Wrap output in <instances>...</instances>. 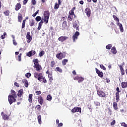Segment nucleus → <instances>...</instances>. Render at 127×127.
I'll return each mask as SVG.
<instances>
[{
	"label": "nucleus",
	"instance_id": "nucleus-1",
	"mask_svg": "<svg viewBox=\"0 0 127 127\" xmlns=\"http://www.w3.org/2000/svg\"><path fill=\"white\" fill-rule=\"evenodd\" d=\"M33 62L34 64L33 67L34 68H36V71H38L39 72L41 69V65H39V62L38 61V59H35L33 60Z\"/></svg>",
	"mask_w": 127,
	"mask_h": 127
},
{
	"label": "nucleus",
	"instance_id": "nucleus-2",
	"mask_svg": "<svg viewBox=\"0 0 127 127\" xmlns=\"http://www.w3.org/2000/svg\"><path fill=\"white\" fill-rule=\"evenodd\" d=\"M8 102L10 105H11L13 103H14L16 100L14 98V96L9 95L8 97Z\"/></svg>",
	"mask_w": 127,
	"mask_h": 127
},
{
	"label": "nucleus",
	"instance_id": "nucleus-3",
	"mask_svg": "<svg viewBox=\"0 0 127 127\" xmlns=\"http://www.w3.org/2000/svg\"><path fill=\"white\" fill-rule=\"evenodd\" d=\"M80 35V33L78 31L75 32L74 34L72 36V39L73 42H75L78 39V36Z\"/></svg>",
	"mask_w": 127,
	"mask_h": 127
},
{
	"label": "nucleus",
	"instance_id": "nucleus-4",
	"mask_svg": "<svg viewBox=\"0 0 127 127\" xmlns=\"http://www.w3.org/2000/svg\"><path fill=\"white\" fill-rule=\"evenodd\" d=\"M42 76V73L35 72L34 73V78H35V79H37L38 81L39 80H40Z\"/></svg>",
	"mask_w": 127,
	"mask_h": 127
},
{
	"label": "nucleus",
	"instance_id": "nucleus-5",
	"mask_svg": "<svg viewBox=\"0 0 127 127\" xmlns=\"http://www.w3.org/2000/svg\"><path fill=\"white\" fill-rule=\"evenodd\" d=\"M97 93L98 96H99V97H101V98H105V97H106V93H105V92L102 91L98 90L97 91Z\"/></svg>",
	"mask_w": 127,
	"mask_h": 127
},
{
	"label": "nucleus",
	"instance_id": "nucleus-6",
	"mask_svg": "<svg viewBox=\"0 0 127 127\" xmlns=\"http://www.w3.org/2000/svg\"><path fill=\"white\" fill-rule=\"evenodd\" d=\"M74 80L78 81V83H82L84 81V78L82 77L76 76L74 78Z\"/></svg>",
	"mask_w": 127,
	"mask_h": 127
},
{
	"label": "nucleus",
	"instance_id": "nucleus-7",
	"mask_svg": "<svg viewBox=\"0 0 127 127\" xmlns=\"http://www.w3.org/2000/svg\"><path fill=\"white\" fill-rule=\"evenodd\" d=\"M95 70L99 77H100V78H103V77H104L103 72L100 71V70L98 69L97 68H95Z\"/></svg>",
	"mask_w": 127,
	"mask_h": 127
},
{
	"label": "nucleus",
	"instance_id": "nucleus-8",
	"mask_svg": "<svg viewBox=\"0 0 127 127\" xmlns=\"http://www.w3.org/2000/svg\"><path fill=\"white\" fill-rule=\"evenodd\" d=\"M85 12L88 17H90V16H91V9H90V8H86L85 9Z\"/></svg>",
	"mask_w": 127,
	"mask_h": 127
},
{
	"label": "nucleus",
	"instance_id": "nucleus-9",
	"mask_svg": "<svg viewBox=\"0 0 127 127\" xmlns=\"http://www.w3.org/2000/svg\"><path fill=\"white\" fill-rule=\"evenodd\" d=\"M35 53H36V52L35 51L32 50L30 52H28L26 54V56L28 57H31V56H33V55H35Z\"/></svg>",
	"mask_w": 127,
	"mask_h": 127
},
{
	"label": "nucleus",
	"instance_id": "nucleus-10",
	"mask_svg": "<svg viewBox=\"0 0 127 127\" xmlns=\"http://www.w3.org/2000/svg\"><path fill=\"white\" fill-rule=\"evenodd\" d=\"M72 113H81V108L79 107H74L71 110Z\"/></svg>",
	"mask_w": 127,
	"mask_h": 127
},
{
	"label": "nucleus",
	"instance_id": "nucleus-11",
	"mask_svg": "<svg viewBox=\"0 0 127 127\" xmlns=\"http://www.w3.org/2000/svg\"><path fill=\"white\" fill-rule=\"evenodd\" d=\"M57 58L58 59H59V60H61L63 58H64L65 57L63 56V53H60L56 55Z\"/></svg>",
	"mask_w": 127,
	"mask_h": 127
},
{
	"label": "nucleus",
	"instance_id": "nucleus-12",
	"mask_svg": "<svg viewBox=\"0 0 127 127\" xmlns=\"http://www.w3.org/2000/svg\"><path fill=\"white\" fill-rule=\"evenodd\" d=\"M50 15V14L49 12H47V15L45 16V19L44 21L46 22V23H48V19H49V16Z\"/></svg>",
	"mask_w": 127,
	"mask_h": 127
},
{
	"label": "nucleus",
	"instance_id": "nucleus-13",
	"mask_svg": "<svg viewBox=\"0 0 127 127\" xmlns=\"http://www.w3.org/2000/svg\"><path fill=\"white\" fill-rule=\"evenodd\" d=\"M59 41H61V42H63V41H65L66 39H68V37L66 36H61L59 38Z\"/></svg>",
	"mask_w": 127,
	"mask_h": 127
},
{
	"label": "nucleus",
	"instance_id": "nucleus-14",
	"mask_svg": "<svg viewBox=\"0 0 127 127\" xmlns=\"http://www.w3.org/2000/svg\"><path fill=\"white\" fill-rule=\"evenodd\" d=\"M40 82H43V83H47V80L45 78V77L43 76L42 75L41 77V79H39Z\"/></svg>",
	"mask_w": 127,
	"mask_h": 127
},
{
	"label": "nucleus",
	"instance_id": "nucleus-15",
	"mask_svg": "<svg viewBox=\"0 0 127 127\" xmlns=\"http://www.w3.org/2000/svg\"><path fill=\"white\" fill-rule=\"evenodd\" d=\"M22 82L23 83V84H24V86L25 87H26V88H27V87H28V81L26 79H23L22 80Z\"/></svg>",
	"mask_w": 127,
	"mask_h": 127
},
{
	"label": "nucleus",
	"instance_id": "nucleus-16",
	"mask_svg": "<svg viewBox=\"0 0 127 127\" xmlns=\"http://www.w3.org/2000/svg\"><path fill=\"white\" fill-rule=\"evenodd\" d=\"M117 24L118 26H119L121 32H124V27H123V24L120 23H118Z\"/></svg>",
	"mask_w": 127,
	"mask_h": 127
},
{
	"label": "nucleus",
	"instance_id": "nucleus-17",
	"mask_svg": "<svg viewBox=\"0 0 127 127\" xmlns=\"http://www.w3.org/2000/svg\"><path fill=\"white\" fill-rule=\"evenodd\" d=\"M38 101L39 103L40 104V105H42V104H43V98H42V97H39L38 98Z\"/></svg>",
	"mask_w": 127,
	"mask_h": 127
},
{
	"label": "nucleus",
	"instance_id": "nucleus-18",
	"mask_svg": "<svg viewBox=\"0 0 127 127\" xmlns=\"http://www.w3.org/2000/svg\"><path fill=\"white\" fill-rule=\"evenodd\" d=\"M22 94H23V89H20L18 91L17 96L18 97H21L22 96Z\"/></svg>",
	"mask_w": 127,
	"mask_h": 127
},
{
	"label": "nucleus",
	"instance_id": "nucleus-19",
	"mask_svg": "<svg viewBox=\"0 0 127 127\" xmlns=\"http://www.w3.org/2000/svg\"><path fill=\"white\" fill-rule=\"evenodd\" d=\"M21 7L20 3H17L15 6V10H19V9Z\"/></svg>",
	"mask_w": 127,
	"mask_h": 127
},
{
	"label": "nucleus",
	"instance_id": "nucleus-20",
	"mask_svg": "<svg viewBox=\"0 0 127 127\" xmlns=\"http://www.w3.org/2000/svg\"><path fill=\"white\" fill-rule=\"evenodd\" d=\"M121 84L123 89H125V88H127V82H122Z\"/></svg>",
	"mask_w": 127,
	"mask_h": 127
},
{
	"label": "nucleus",
	"instance_id": "nucleus-21",
	"mask_svg": "<svg viewBox=\"0 0 127 127\" xmlns=\"http://www.w3.org/2000/svg\"><path fill=\"white\" fill-rule=\"evenodd\" d=\"M26 38L27 39H32V36H31L30 35V32H28L27 33V35H26Z\"/></svg>",
	"mask_w": 127,
	"mask_h": 127
},
{
	"label": "nucleus",
	"instance_id": "nucleus-22",
	"mask_svg": "<svg viewBox=\"0 0 127 127\" xmlns=\"http://www.w3.org/2000/svg\"><path fill=\"white\" fill-rule=\"evenodd\" d=\"M111 52L113 54H117V50L116 49V47H113L111 49Z\"/></svg>",
	"mask_w": 127,
	"mask_h": 127
},
{
	"label": "nucleus",
	"instance_id": "nucleus-23",
	"mask_svg": "<svg viewBox=\"0 0 127 127\" xmlns=\"http://www.w3.org/2000/svg\"><path fill=\"white\" fill-rule=\"evenodd\" d=\"M113 108L115 110H118V104L117 103V102L113 103Z\"/></svg>",
	"mask_w": 127,
	"mask_h": 127
},
{
	"label": "nucleus",
	"instance_id": "nucleus-24",
	"mask_svg": "<svg viewBox=\"0 0 127 127\" xmlns=\"http://www.w3.org/2000/svg\"><path fill=\"white\" fill-rule=\"evenodd\" d=\"M34 23H35V22H34V20H30L29 24L30 26H33V25H34Z\"/></svg>",
	"mask_w": 127,
	"mask_h": 127
},
{
	"label": "nucleus",
	"instance_id": "nucleus-25",
	"mask_svg": "<svg viewBox=\"0 0 127 127\" xmlns=\"http://www.w3.org/2000/svg\"><path fill=\"white\" fill-rule=\"evenodd\" d=\"M37 119H38V122L39 125H41V123H42V122H41V115H39L38 116Z\"/></svg>",
	"mask_w": 127,
	"mask_h": 127
},
{
	"label": "nucleus",
	"instance_id": "nucleus-26",
	"mask_svg": "<svg viewBox=\"0 0 127 127\" xmlns=\"http://www.w3.org/2000/svg\"><path fill=\"white\" fill-rule=\"evenodd\" d=\"M44 54H45V52L44 51H41L39 54V57H42Z\"/></svg>",
	"mask_w": 127,
	"mask_h": 127
},
{
	"label": "nucleus",
	"instance_id": "nucleus-27",
	"mask_svg": "<svg viewBox=\"0 0 127 127\" xmlns=\"http://www.w3.org/2000/svg\"><path fill=\"white\" fill-rule=\"evenodd\" d=\"M28 101L29 103H32V94L29 95Z\"/></svg>",
	"mask_w": 127,
	"mask_h": 127
},
{
	"label": "nucleus",
	"instance_id": "nucleus-28",
	"mask_svg": "<svg viewBox=\"0 0 127 127\" xmlns=\"http://www.w3.org/2000/svg\"><path fill=\"white\" fill-rule=\"evenodd\" d=\"M2 118L4 120V121H7V120H8V116H7L6 114L3 115Z\"/></svg>",
	"mask_w": 127,
	"mask_h": 127
},
{
	"label": "nucleus",
	"instance_id": "nucleus-29",
	"mask_svg": "<svg viewBox=\"0 0 127 127\" xmlns=\"http://www.w3.org/2000/svg\"><path fill=\"white\" fill-rule=\"evenodd\" d=\"M113 45L112 44H108L106 46V49H108V50H110L111 48H112Z\"/></svg>",
	"mask_w": 127,
	"mask_h": 127
},
{
	"label": "nucleus",
	"instance_id": "nucleus-30",
	"mask_svg": "<svg viewBox=\"0 0 127 127\" xmlns=\"http://www.w3.org/2000/svg\"><path fill=\"white\" fill-rule=\"evenodd\" d=\"M67 62H68V60H67V59H64V60L62 61L63 65H64H64H66V63H67Z\"/></svg>",
	"mask_w": 127,
	"mask_h": 127
},
{
	"label": "nucleus",
	"instance_id": "nucleus-31",
	"mask_svg": "<svg viewBox=\"0 0 127 127\" xmlns=\"http://www.w3.org/2000/svg\"><path fill=\"white\" fill-rule=\"evenodd\" d=\"M56 70H57L58 72H60V73H62V72H63V71L62 70V69L60 68V67H57L56 68Z\"/></svg>",
	"mask_w": 127,
	"mask_h": 127
},
{
	"label": "nucleus",
	"instance_id": "nucleus-32",
	"mask_svg": "<svg viewBox=\"0 0 127 127\" xmlns=\"http://www.w3.org/2000/svg\"><path fill=\"white\" fill-rule=\"evenodd\" d=\"M116 99L118 102V101H119V99H120V93H116Z\"/></svg>",
	"mask_w": 127,
	"mask_h": 127
},
{
	"label": "nucleus",
	"instance_id": "nucleus-33",
	"mask_svg": "<svg viewBox=\"0 0 127 127\" xmlns=\"http://www.w3.org/2000/svg\"><path fill=\"white\" fill-rule=\"evenodd\" d=\"M25 21H26V20L24 19L23 20L22 24V29L24 28L25 27Z\"/></svg>",
	"mask_w": 127,
	"mask_h": 127
},
{
	"label": "nucleus",
	"instance_id": "nucleus-34",
	"mask_svg": "<svg viewBox=\"0 0 127 127\" xmlns=\"http://www.w3.org/2000/svg\"><path fill=\"white\" fill-rule=\"evenodd\" d=\"M113 17L115 20H116V21H118L119 22L120 21V19H118V17L117 16L113 15Z\"/></svg>",
	"mask_w": 127,
	"mask_h": 127
},
{
	"label": "nucleus",
	"instance_id": "nucleus-35",
	"mask_svg": "<svg viewBox=\"0 0 127 127\" xmlns=\"http://www.w3.org/2000/svg\"><path fill=\"white\" fill-rule=\"evenodd\" d=\"M47 100L48 101H51L52 100V96L51 95H49L47 97Z\"/></svg>",
	"mask_w": 127,
	"mask_h": 127
},
{
	"label": "nucleus",
	"instance_id": "nucleus-36",
	"mask_svg": "<svg viewBox=\"0 0 127 127\" xmlns=\"http://www.w3.org/2000/svg\"><path fill=\"white\" fill-rule=\"evenodd\" d=\"M3 13L6 16H8V15H9V11L7 10L6 11H4Z\"/></svg>",
	"mask_w": 127,
	"mask_h": 127
},
{
	"label": "nucleus",
	"instance_id": "nucleus-37",
	"mask_svg": "<svg viewBox=\"0 0 127 127\" xmlns=\"http://www.w3.org/2000/svg\"><path fill=\"white\" fill-rule=\"evenodd\" d=\"M59 5L58 3H56L54 6L55 9H58V8H59Z\"/></svg>",
	"mask_w": 127,
	"mask_h": 127
},
{
	"label": "nucleus",
	"instance_id": "nucleus-38",
	"mask_svg": "<svg viewBox=\"0 0 127 127\" xmlns=\"http://www.w3.org/2000/svg\"><path fill=\"white\" fill-rule=\"evenodd\" d=\"M25 76L27 78H29V77H31V73L27 72V73L25 74Z\"/></svg>",
	"mask_w": 127,
	"mask_h": 127
},
{
	"label": "nucleus",
	"instance_id": "nucleus-39",
	"mask_svg": "<svg viewBox=\"0 0 127 127\" xmlns=\"http://www.w3.org/2000/svg\"><path fill=\"white\" fill-rule=\"evenodd\" d=\"M36 21H40L41 20V17L38 16L36 17Z\"/></svg>",
	"mask_w": 127,
	"mask_h": 127
},
{
	"label": "nucleus",
	"instance_id": "nucleus-40",
	"mask_svg": "<svg viewBox=\"0 0 127 127\" xmlns=\"http://www.w3.org/2000/svg\"><path fill=\"white\" fill-rule=\"evenodd\" d=\"M49 79V84H51V83H52V80H53V78H52V77H50V75H48Z\"/></svg>",
	"mask_w": 127,
	"mask_h": 127
},
{
	"label": "nucleus",
	"instance_id": "nucleus-41",
	"mask_svg": "<svg viewBox=\"0 0 127 127\" xmlns=\"http://www.w3.org/2000/svg\"><path fill=\"white\" fill-rule=\"evenodd\" d=\"M69 14L70 15H74V9H71V10L69 11Z\"/></svg>",
	"mask_w": 127,
	"mask_h": 127
},
{
	"label": "nucleus",
	"instance_id": "nucleus-42",
	"mask_svg": "<svg viewBox=\"0 0 127 127\" xmlns=\"http://www.w3.org/2000/svg\"><path fill=\"white\" fill-rule=\"evenodd\" d=\"M18 19L19 22H21V20H22V16L21 15L18 16Z\"/></svg>",
	"mask_w": 127,
	"mask_h": 127
},
{
	"label": "nucleus",
	"instance_id": "nucleus-43",
	"mask_svg": "<svg viewBox=\"0 0 127 127\" xmlns=\"http://www.w3.org/2000/svg\"><path fill=\"white\" fill-rule=\"evenodd\" d=\"M18 60L19 62L21 61V54H20L18 56Z\"/></svg>",
	"mask_w": 127,
	"mask_h": 127
},
{
	"label": "nucleus",
	"instance_id": "nucleus-44",
	"mask_svg": "<svg viewBox=\"0 0 127 127\" xmlns=\"http://www.w3.org/2000/svg\"><path fill=\"white\" fill-rule=\"evenodd\" d=\"M94 104L95 106H97V107H100V102L96 101V102H94Z\"/></svg>",
	"mask_w": 127,
	"mask_h": 127
},
{
	"label": "nucleus",
	"instance_id": "nucleus-45",
	"mask_svg": "<svg viewBox=\"0 0 127 127\" xmlns=\"http://www.w3.org/2000/svg\"><path fill=\"white\" fill-rule=\"evenodd\" d=\"M11 93L12 94V96L14 97V96L15 95V91H14V90L12 89V90H11Z\"/></svg>",
	"mask_w": 127,
	"mask_h": 127
},
{
	"label": "nucleus",
	"instance_id": "nucleus-46",
	"mask_svg": "<svg viewBox=\"0 0 127 127\" xmlns=\"http://www.w3.org/2000/svg\"><path fill=\"white\" fill-rule=\"evenodd\" d=\"M100 67L101 69H103V70H106V67H105V66H104V65L100 64Z\"/></svg>",
	"mask_w": 127,
	"mask_h": 127
},
{
	"label": "nucleus",
	"instance_id": "nucleus-47",
	"mask_svg": "<svg viewBox=\"0 0 127 127\" xmlns=\"http://www.w3.org/2000/svg\"><path fill=\"white\" fill-rule=\"evenodd\" d=\"M77 26H78V25L77 24V23L74 22V23H73V27L74 28H76V27H77Z\"/></svg>",
	"mask_w": 127,
	"mask_h": 127
},
{
	"label": "nucleus",
	"instance_id": "nucleus-48",
	"mask_svg": "<svg viewBox=\"0 0 127 127\" xmlns=\"http://www.w3.org/2000/svg\"><path fill=\"white\" fill-rule=\"evenodd\" d=\"M121 126L122 127H127V124H126V123H122Z\"/></svg>",
	"mask_w": 127,
	"mask_h": 127
},
{
	"label": "nucleus",
	"instance_id": "nucleus-49",
	"mask_svg": "<svg viewBox=\"0 0 127 127\" xmlns=\"http://www.w3.org/2000/svg\"><path fill=\"white\" fill-rule=\"evenodd\" d=\"M32 3L33 4V5H35V4H36V0H32Z\"/></svg>",
	"mask_w": 127,
	"mask_h": 127
},
{
	"label": "nucleus",
	"instance_id": "nucleus-50",
	"mask_svg": "<svg viewBox=\"0 0 127 127\" xmlns=\"http://www.w3.org/2000/svg\"><path fill=\"white\" fill-rule=\"evenodd\" d=\"M68 20H69L70 21H72V19H73V17H71V16L68 15Z\"/></svg>",
	"mask_w": 127,
	"mask_h": 127
},
{
	"label": "nucleus",
	"instance_id": "nucleus-51",
	"mask_svg": "<svg viewBox=\"0 0 127 127\" xmlns=\"http://www.w3.org/2000/svg\"><path fill=\"white\" fill-rule=\"evenodd\" d=\"M13 44L15 46L17 45V43H16V41H15V39L13 40Z\"/></svg>",
	"mask_w": 127,
	"mask_h": 127
},
{
	"label": "nucleus",
	"instance_id": "nucleus-52",
	"mask_svg": "<svg viewBox=\"0 0 127 127\" xmlns=\"http://www.w3.org/2000/svg\"><path fill=\"white\" fill-rule=\"evenodd\" d=\"M118 66H119L120 69L121 70V71H123L124 70V67H123V65H121L118 64Z\"/></svg>",
	"mask_w": 127,
	"mask_h": 127
},
{
	"label": "nucleus",
	"instance_id": "nucleus-53",
	"mask_svg": "<svg viewBox=\"0 0 127 127\" xmlns=\"http://www.w3.org/2000/svg\"><path fill=\"white\" fill-rule=\"evenodd\" d=\"M43 24V21L41 20L39 23V26H42V24Z\"/></svg>",
	"mask_w": 127,
	"mask_h": 127
},
{
	"label": "nucleus",
	"instance_id": "nucleus-54",
	"mask_svg": "<svg viewBox=\"0 0 127 127\" xmlns=\"http://www.w3.org/2000/svg\"><path fill=\"white\" fill-rule=\"evenodd\" d=\"M115 124H116V121L113 120V122H111V126H114L115 125Z\"/></svg>",
	"mask_w": 127,
	"mask_h": 127
},
{
	"label": "nucleus",
	"instance_id": "nucleus-55",
	"mask_svg": "<svg viewBox=\"0 0 127 127\" xmlns=\"http://www.w3.org/2000/svg\"><path fill=\"white\" fill-rule=\"evenodd\" d=\"M116 91H117L116 93H119L121 92L120 91V88H119L118 87H117Z\"/></svg>",
	"mask_w": 127,
	"mask_h": 127
},
{
	"label": "nucleus",
	"instance_id": "nucleus-56",
	"mask_svg": "<svg viewBox=\"0 0 127 127\" xmlns=\"http://www.w3.org/2000/svg\"><path fill=\"white\" fill-rule=\"evenodd\" d=\"M108 111H109L108 113L109 114L110 116H111V115H112V113H111L112 111H111V109L108 108Z\"/></svg>",
	"mask_w": 127,
	"mask_h": 127
},
{
	"label": "nucleus",
	"instance_id": "nucleus-57",
	"mask_svg": "<svg viewBox=\"0 0 127 127\" xmlns=\"http://www.w3.org/2000/svg\"><path fill=\"white\" fill-rule=\"evenodd\" d=\"M58 127H62L63 126V123H60L58 124Z\"/></svg>",
	"mask_w": 127,
	"mask_h": 127
},
{
	"label": "nucleus",
	"instance_id": "nucleus-58",
	"mask_svg": "<svg viewBox=\"0 0 127 127\" xmlns=\"http://www.w3.org/2000/svg\"><path fill=\"white\" fill-rule=\"evenodd\" d=\"M37 95H40L41 94V91H37L36 92Z\"/></svg>",
	"mask_w": 127,
	"mask_h": 127
},
{
	"label": "nucleus",
	"instance_id": "nucleus-59",
	"mask_svg": "<svg viewBox=\"0 0 127 127\" xmlns=\"http://www.w3.org/2000/svg\"><path fill=\"white\" fill-rule=\"evenodd\" d=\"M0 37L1 39H4V38H5V36L3 35H1Z\"/></svg>",
	"mask_w": 127,
	"mask_h": 127
},
{
	"label": "nucleus",
	"instance_id": "nucleus-60",
	"mask_svg": "<svg viewBox=\"0 0 127 127\" xmlns=\"http://www.w3.org/2000/svg\"><path fill=\"white\" fill-rule=\"evenodd\" d=\"M14 85L15 86H16V87H19V85L18 84V83H17V82H15Z\"/></svg>",
	"mask_w": 127,
	"mask_h": 127
},
{
	"label": "nucleus",
	"instance_id": "nucleus-61",
	"mask_svg": "<svg viewBox=\"0 0 127 127\" xmlns=\"http://www.w3.org/2000/svg\"><path fill=\"white\" fill-rule=\"evenodd\" d=\"M27 0H23V4H26L27 3Z\"/></svg>",
	"mask_w": 127,
	"mask_h": 127
},
{
	"label": "nucleus",
	"instance_id": "nucleus-62",
	"mask_svg": "<svg viewBox=\"0 0 127 127\" xmlns=\"http://www.w3.org/2000/svg\"><path fill=\"white\" fill-rule=\"evenodd\" d=\"M37 108L38 110H40V109H41V106L40 105H37Z\"/></svg>",
	"mask_w": 127,
	"mask_h": 127
},
{
	"label": "nucleus",
	"instance_id": "nucleus-63",
	"mask_svg": "<svg viewBox=\"0 0 127 127\" xmlns=\"http://www.w3.org/2000/svg\"><path fill=\"white\" fill-rule=\"evenodd\" d=\"M80 4H84V1L81 0L79 1Z\"/></svg>",
	"mask_w": 127,
	"mask_h": 127
},
{
	"label": "nucleus",
	"instance_id": "nucleus-64",
	"mask_svg": "<svg viewBox=\"0 0 127 127\" xmlns=\"http://www.w3.org/2000/svg\"><path fill=\"white\" fill-rule=\"evenodd\" d=\"M62 1H61V0H58V4L59 5L62 3Z\"/></svg>",
	"mask_w": 127,
	"mask_h": 127
}]
</instances>
